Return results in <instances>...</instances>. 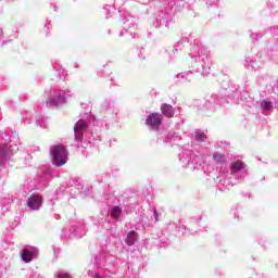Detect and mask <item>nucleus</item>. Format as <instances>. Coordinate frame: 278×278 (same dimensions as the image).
Masks as SVG:
<instances>
[{"instance_id": "3", "label": "nucleus", "mask_w": 278, "mask_h": 278, "mask_svg": "<svg viewBox=\"0 0 278 278\" xmlns=\"http://www.w3.org/2000/svg\"><path fill=\"white\" fill-rule=\"evenodd\" d=\"M88 125L86 121L79 119L74 126L75 140H81V136H84V129H86Z\"/></svg>"}, {"instance_id": "2", "label": "nucleus", "mask_w": 278, "mask_h": 278, "mask_svg": "<svg viewBox=\"0 0 278 278\" xmlns=\"http://www.w3.org/2000/svg\"><path fill=\"white\" fill-rule=\"evenodd\" d=\"M146 125L152 129H159L162 125V115L160 113H152L146 119Z\"/></svg>"}, {"instance_id": "9", "label": "nucleus", "mask_w": 278, "mask_h": 278, "mask_svg": "<svg viewBox=\"0 0 278 278\" xmlns=\"http://www.w3.org/2000/svg\"><path fill=\"white\" fill-rule=\"evenodd\" d=\"M121 214H123V210L118 206H113L111 210V216L113 218H121Z\"/></svg>"}, {"instance_id": "13", "label": "nucleus", "mask_w": 278, "mask_h": 278, "mask_svg": "<svg viewBox=\"0 0 278 278\" xmlns=\"http://www.w3.org/2000/svg\"><path fill=\"white\" fill-rule=\"evenodd\" d=\"M261 103L265 110H270V108H273V103H270L269 101L263 100Z\"/></svg>"}, {"instance_id": "12", "label": "nucleus", "mask_w": 278, "mask_h": 278, "mask_svg": "<svg viewBox=\"0 0 278 278\" xmlns=\"http://www.w3.org/2000/svg\"><path fill=\"white\" fill-rule=\"evenodd\" d=\"M8 157V146L0 149V165L3 164V161Z\"/></svg>"}, {"instance_id": "10", "label": "nucleus", "mask_w": 278, "mask_h": 278, "mask_svg": "<svg viewBox=\"0 0 278 278\" xmlns=\"http://www.w3.org/2000/svg\"><path fill=\"white\" fill-rule=\"evenodd\" d=\"M22 260L26 263L31 262L33 260V254L29 252V250H23L22 252Z\"/></svg>"}, {"instance_id": "7", "label": "nucleus", "mask_w": 278, "mask_h": 278, "mask_svg": "<svg viewBox=\"0 0 278 278\" xmlns=\"http://www.w3.org/2000/svg\"><path fill=\"white\" fill-rule=\"evenodd\" d=\"M247 165H244V162L242 161H236L231 164L230 170L231 173H239V170H244Z\"/></svg>"}, {"instance_id": "5", "label": "nucleus", "mask_w": 278, "mask_h": 278, "mask_svg": "<svg viewBox=\"0 0 278 278\" xmlns=\"http://www.w3.org/2000/svg\"><path fill=\"white\" fill-rule=\"evenodd\" d=\"M161 111L164 116H167V118H173L175 116V109H173V105L170 104H163L161 106Z\"/></svg>"}, {"instance_id": "11", "label": "nucleus", "mask_w": 278, "mask_h": 278, "mask_svg": "<svg viewBox=\"0 0 278 278\" xmlns=\"http://www.w3.org/2000/svg\"><path fill=\"white\" fill-rule=\"evenodd\" d=\"M207 139V135H205V132L198 130L195 131V140H198V142H203V140Z\"/></svg>"}, {"instance_id": "6", "label": "nucleus", "mask_w": 278, "mask_h": 278, "mask_svg": "<svg viewBox=\"0 0 278 278\" xmlns=\"http://www.w3.org/2000/svg\"><path fill=\"white\" fill-rule=\"evenodd\" d=\"M136 240H138V232L131 230L127 233L125 242L128 247H134L136 244Z\"/></svg>"}, {"instance_id": "8", "label": "nucleus", "mask_w": 278, "mask_h": 278, "mask_svg": "<svg viewBox=\"0 0 278 278\" xmlns=\"http://www.w3.org/2000/svg\"><path fill=\"white\" fill-rule=\"evenodd\" d=\"M213 160L214 162H216V164H225V162H227V160L225 159V154L219 152H215L213 154Z\"/></svg>"}, {"instance_id": "4", "label": "nucleus", "mask_w": 278, "mask_h": 278, "mask_svg": "<svg viewBox=\"0 0 278 278\" xmlns=\"http://www.w3.org/2000/svg\"><path fill=\"white\" fill-rule=\"evenodd\" d=\"M27 205L30 210H38L42 205V198L40 195H33L28 198Z\"/></svg>"}, {"instance_id": "1", "label": "nucleus", "mask_w": 278, "mask_h": 278, "mask_svg": "<svg viewBox=\"0 0 278 278\" xmlns=\"http://www.w3.org/2000/svg\"><path fill=\"white\" fill-rule=\"evenodd\" d=\"M51 151L54 166H64L66 160H68L66 148L64 146H54Z\"/></svg>"}, {"instance_id": "14", "label": "nucleus", "mask_w": 278, "mask_h": 278, "mask_svg": "<svg viewBox=\"0 0 278 278\" xmlns=\"http://www.w3.org/2000/svg\"><path fill=\"white\" fill-rule=\"evenodd\" d=\"M59 278H71L68 274H59Z\"/></svg>"}]
</instances>
